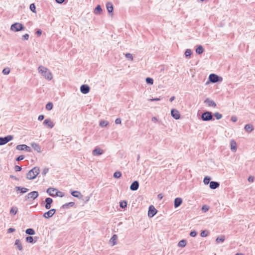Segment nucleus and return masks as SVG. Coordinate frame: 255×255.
Returning <instances> with one entry per match:
<instances>
[{"label":"nucleus","instance_id":"1","mask_svg":"<svg viewBox=\"0 0 255 255\" xmlns=\"http://www.w3.org/2000/svg\"><path fill=\"white\" fill-rule=\"evenodd\" d=\"M38 70L39 72L46 79L49 80L52 79V74L47 68L42 66H39L38 68Z\"/></svg>","mask_w":255,"mask_h":255},{"label":"nucleus","instance_id":"2","mask_svg":"<svg viewBox=\"0 0 255 255\" xmlns=\"http://www.w3.org/2000/svg\"><path fill=\"white\" fill-rule=\"evenodd\" d=\"M39 173V168L34 167L26 174V178L28 180L34 179Z\"/></svg>","mask_w":255,"mask_h":255},{"label":"nucleus","instance_id":"3","mask_svg":"<svg viewBox=\"0 0 255 255\" xmlns=\"http://www.w3.org/2000/svg\"><path fill=\"white\" fill-rule=\"evenodd\" d=\"M25 29L24 25L20 23L15 22L12 24L10 26V30L13 31L18 32L23 30Z\"/></svg>","mask_w":255,"mask_h":255},{"label":"nucleus","instance_id":"4","mask_svg":"<svg viewBox=\"0 0 255 255\" xmlns=\"http://www.w3.org/2000/svg\"><path fill=\"white\" fill-rule=\"evenodd\" d=\"M201 119L203 121H209L214 120L212 112L209 111L203 113L201 115Z\"/></svg>","mask_w":255,"mask_h":255},{"label":"nucleus","instance_id":"5","mask_svg":"<svg viewBox=\"0 0 255 255\" xmlns=\"http://www.w3.org/2000/svg\"><path fill=\"white\" fill-rule=\"evenodd\" d=\"M209 81L212 83L220 82L223 81V78L215 74H211L209 76Z\"/></svg>","mask_w":255,"mask_h":255},{"label":"nucleus","instance_id":"6","mask_svg":"<svg viewBox=\"0 0 255 255\" xmlns=\"http://www.w3.org/2000/svg\"><path fill=\"white\" fill-rule=\"evenodd\" d=\"M13 139V136L7 135L5 137H0V145H4Z\"/></svg>","mask_w":255,"mask_h":255},{"label":"nucleus","instance_id":"7","mask_svg":"<svg viewBox=\"0 0 255 255\" xmlns=\"http://www.w3.org/2000/svg\"><path fill=\"white\" fill-rule=\"evenodd\" d=\"M16 149L19 150H25L27 152H31V149L30 147L26 144H19L16 146Z\"/></svg>","mask_w":255,"mask_h":255},{"label":"nucleus","instance_id":"8","mask_svg":"<svg viewBox=\"0 0 255 255\" xmlns=\"http://www.w3.org/2000/svg\"><path fill=\"white\" fill-rule=\"evenodd\" d=\"M157 210L154 208L153 205H151L149 207L148 216L149 217H153L157 213Z\"/></svg>","mask_w":255,"mask_h":255},{"label":"nucleus","instance_id":"9","mask_svg":"<svg viewBox=\"0 0 255 255\" xmlns=\"http://www.w3.org/2000/svg\"><path fill=\"white\" fill-rule=\"evenodd\" d=\"M56 210L55 209H52L48 211L45 212L43 215V217L46 219L49 218L53 216Z\"/></svg>","mask_w":255,"mask_h":255},{"label":"nucleus","instance_id":"10","mask_svg":"<svg viewBox=\"0 0 255 255\" xmlns=\"http://www.w3.org/2000/svg\"><path fill=\"white\" fill-rule=\"evenodd\" d=\"M90 88L88 85H82L80 87V91L84 94L88 93L90 91Z\"/></svg>","mask_w":255,"mask_h":255},{"label":"nucleus","instance_id":"11","mask_svg":"<svg viewBox=\"0 0 255 255\" xmlns=\"http://www.w3.org/2000/svg\"><path fill=\"white\" fill-rule=\"evenodd\" d=\"M171 115L172 117L176 120H178L180 118V115L179 111L174 109L171 110Z\"/></svg>","mask_w":255,"mask_h":255},{"label":"nucleus","instance_id":"12","mask_svg":"<svg viewBox=\"0 0 255 255\" xmlns=\"http://www.w3.org/2000/svg\"><path fill=\"white\" fill-rule=\"evenodd\" d=\"M15 248L20 251H22L23 247L21 244V242L19 239H16L15 241L14 245Z\"/></svg>","mask_w":255,"mask_h":255},{"label":"nucleus","instance_id":"13","mask_svg":"<svg viewBox=\"0 0 255 255\" xmlns=\"http://www.w3.org/2000/svg\"><path fill=\"white\" fill-rule=\"evenodd\" d=\"M15 190L17 193L20 192L21 194H24L28 191V189L25 187H21L20 186H16L15 187Z\"/></svg>","mask_w":255,"mask_h":255},{"label":"nucleus","instance_id":"14","mask_svg":"<svg viewBox=\"0 0 255 255\" xmlns=\"http://www.w3.org/2000/svg\"><path fill=\"white\" fill-rule=\"evenodd\" d=\"M45 208L46 209H50L51 208V204L53 202V200L51 198L48 197L46 198L45 200Z\"/></svg>","mask_w":255,"mask_h":255},{"label":"nucleus","instance_id":"15","mask_svg":"<svg viewBox=\"0 0 255 255\" xmlns=\"http://www.w3.org/2000/svg\"><path fill=\"white\" fill-rule=\"evenodd\" d=\"M104 151L103 150L99 148V147H96L92 151V154L94 156L96 155H100L103 153Z\"/></svg>","mask_w":255,"mask_h":255},{"label":"nucleus","instance_id":"16","mask_svg":"<svg viewBox=\"0 0 255 255\" xmlns=\"http://www.w3.org/2000/svg\"><path fill=\"white\" fill-rule=\"evenodd\" d=\"M43 124L49 128H52L54 124L50 119H47L43 122Z\"/></svg>","mask_w":255,"mask_h":255},{"label":"nucleus","instance_id":"17","mask_svg":"<svg viewBox=\"0 0 255 255\" xmlns=\"http://www.w3.org/2000/svg\"><path fill=\"white\" fill-rule=\"evenodd\" d=\"M204 103L207 104L209 107H216L217 105L216 103L212 100L209 98H207L205 101Z\"/></svg>","mask_w":255,"mask_h":255},{"label":"nucleus","instance_id":"18","mask_svg":"<svg viewBox=\"0 0 255 255\" xmlns=\"http://www.w3.org/2000/svg\"><path fill=\"white\" fill-rule=\"evenodd\" d=\"M139 187V183L137 181H133L130 186V189L132 191H136Z\"/></svg>","mask_w":255,"mask_h":255},{"label":"nucleus","instance_id":"19","mask_svg":"<svg viewBox=\"0 0 255 255\" xmlns=\"http://www.w3.org/2000/svg\"><path fill=\"white\" fill-rule=\"evenodd\" d=\"M182 203V199L180 197L176 198L174 202V206L175 208L179 207Z\"/></svg>","mask_w":255,"mask_h":255},{"label":"nucleus","instance_id":"20","mask_svg":"<svg viewBox=\"0 0 255 255\" xmlns=\"http://www.w3.org/2000/svg\"><path fill=\"white\" fill-rule=\"evenodd\" d=\"M57 189L56 188L50 187L47 189V193L52 197H55V194L56 192Z\"/></svg>","mask_w":255,"mask_h":255},{"label":"nucleus","instance_id":"21","mask_svg":"<svg viewBox=\"0 0 255 255\" xmlns=\"http://www.w3.org/2000/svg\"><path fill=\"white\" fill-rule=\"evenodd\" d=\"M38 192L37 191H32L28 193V196L30 197V198L34 200L37 198L38 196Z\"/></svg>","mask_w":255,"mask_h":255},{"label":"nucleus","instance_id":"22","mask_svg":"<svg viewBox=\"0 0 255 255\" xmlns=\"http://www.w3.org/2000/svg\"><path fill=\"white\" fill-rule=\"evenodd\" d=\"M71 194L73 196L78 199H82L83 197V195L81 194V193L78 191H73L71 192Z\"/></svg>","mask_w":255,"mask_h":255},{"label":"nucleus","instance_id":"23","mask_svg":"<svg viewBox=\"0 0 255 255\" xmlns=\"http://www.w3.org/2000/svg\"><path fill=\"white\" fill-rule=\"evenodd\" d=\"M254 128L252 124H247L245 126V130L248 133L251 132L253 130Z\"/></svg>","mask_w":255,"mask_h":255},{"label":"nucleus","instance_id":"24","mask_svg":"<svg viewBox=\"0 0 255 255\" xmlns=\"http://www.w3.org/2000/svg\"><path fill=\"white\" fill-rule=\"evenodd\" d=\"M220 184L216 181H211L210 182V188L212 189H215L219 187Z\"/></svg>","mask_w":255,"mask_h":255},{"label":"nucleus","instance_id":"25","mask_svg":"<svg viewBox=\"0 0 255 255\" xmlns=\"http://www.w3.org/2000/svg\"><path fill=\"white\" fill-rule=\"evenodd\" d=\"M106 7L109 13H112L114 9L113 5L112 3L111 2H108L106 3Z\"/></svg>","mask_w":255,"mask_h":255},{"label":"nucleus","instance_id":"26","mask_svg":"<svg viewBox=\"0 0 255 255\" xmlns=\"http://www.w3.org/2000/svg\"><path fill=\"white\" fill-rule=\"evenodd\" d=\"M231 149L233 152L237 151V143L234 140H231L230 141Z\"/></svg>","mask_w":255,"mask_h":255},{"label":"nucleus","instance_id":"27","mask_svg":"<svg viewBox=\"0 0 255 255\" xmlns=\"http://www.w3.org/2000/svg\"><path fill=\"white\" fill-rule=\"evenodd\" d=\"M32 147L38 152H41V148L39 144L36 143H31Z\"/></svg>","mask_w":255,"mask_h":255},{"label":"nucleus","instance_id":"28","mask_svg":"<svg viewBox=\"0 0 255 255\" xmlns=\"http://www.w3.org/2000/svg\"><path fill=\"white\" fill-rule=\"evenodd\" d=\"M75 205L74 202H71L67 203H66L64 205H63L61 207L63 209H68L70 207H73Z\"/></svg>","mask_w":255,"mask_h":255},{"label":"nucleus","instance_id":"29","mask_svg":"<svg viewBox=\"0 0 255 255\" xmlns=\"http://www.w3.org/2000/svg\"><path fill=\"white\" fill-rule=\"evenodd\" d=\"M102 11V7L100 5H98L94 9V13L95 14H100Z\"/></svg>","mask_w":255,"mask_h":255},{"label":"nucleus","instance_id":"30","mask_svg":"<svg viewBox=\"0 0 255 255\" xmlns=\"http://www.w3.org/2000/svg\"><path fill=\"white\" fill-rule=\"evenodd\" d=\"M118 239V236L117 235L115 234L114 235L112 238H111L110 241L111 243L113 244V246H114L117 244V240Z\"/></svg>","mask_w":255,"mask_h":255},{"label":"nucleus","instance_id":"31","mask_svg":"<svg viewBox=\"0 0 255 255\" xmlns=\"http://www.w3.org/2000/svg\"><path fill=\"white\" fill-rule=\"evenodd\" d=\"M204 51V48L202 45H199L196 49V52L198 54H202Z\"/></svg>","mask_w":255,"mask_h":255},{"label":"nucleus","instance_id":"32","mask_svg":"<svg viewBox=\"0 0 255 255\" xmlns=\"http://www.w3.org/2000/svg\"><path fill=\"white\" fill-rule=\"evenodd\" d=\"M25 233L29 235H34L35 234V232L33 229L28 228L26 230Z\"/></svg>","mask_w":255,"mask_h":255},{"label":"nucleus","instance_id":"33","mask_svg":"<svg viewBox=\"0 0 255 255\" xmlns=\"http://www.w3.org/2000/svg\"><path fill=\"white\" fill-rule=\"evenodd\" d=\"M192 50L190 49H187L186 50V51L185 52V55L187 58H189V57H190V56L192 54Z\"/></svg>","mask_w":255,"mask_h":255},{"label":"nucleus","instance_id":"34","mask_svg":"<svg viewBox=\"0 0 255 255\" xmlns=\"http://www.w3.org/2000/svg\"><path fill=\"white\" fill-rule=\"evenodd\" d=\"M53 105L52 104V103L51 102H49L46 105V109L48 111H50L53 108Z\"/></svg>","mask_w":255,"mask_h":255},{"label":"nucleus","instance_id":"35","mask_svg":"<svg viewBox=\"0 0 255 255\" xmlns=\"http://www.w3.org/2000/svg\"><path fill=\"white\" fill-rule=\"evenodd\" d=\"M26 242L29 243H33L34 242L33 238L31 236H28L25 238Z\"/></svg>","mask_w":255,"mask_h":255},{"label":"nucleus","instance_id":"36","mask_svg":"<svg viewBox=\"0 0 255 255\" xmlns=\"http://www.w3.org/2000/svg\"><path fill=\"white\" fill-rule=\"evenodd\" d=\"M109 124V122L107 121L102 120L100 122L99 125L102 127L107 126Z\"/></svg>","mask_w":255,"mask_h":255},{"label":"nucleus","instance_id":"37","mask_svg":"<svg viewBox=\"0 0 255 255\" xmlns=\"http://www.w3.org/2000/svg\"><path fill=\"white\" fill-rule=\"evenodd\" d=\"M54 195L55 197L58 196L60 197H63L64 196V193L61 191H59L57 190Z\"/></svg>","mask_w":255,"mask_h":255},{"label":"nucleus","instance_id":"38","mask_svg":"<svg viewBox=\"0 0 255 255\" xmlns=\"http://www.w3.org/2000/svg\"><path fill=\"white\" fill-rule=\"evenodd\" d=\"M186 245V241L184 240H181L178 243V246L181 247H184Z\"/></svg>","mask_w":255,"mask_h":255},{"label":"nucleus","instance_id":"39","mask_svg":"<svg viewBox=\"0 0 255 255\" xmlns=\"http://www.w3.org/2000/svg\"><path fill=\"white\" fill-rule=\"evenodd\" d=\"M17 212V208L16 207H12L10 210V214L12 215H15Z\"/></svg>","mask_w":255,"mask_h":255},{"label":"nucleus","instance_id":"40","mask_svg":"<svg viewBox=\"0 0 255 255\" xmlns=\"http://www.w3.org/2000/svg\"><path fill=\"white\" fill-rule=\"evenodd\" d=\"M216 242L217 243L223 242L225 241V236H221V237H218L216 239Z\"/></svg>","mask_w":255,"mask_h":255},{"label":"nucleus","instance_id":"41","mask_svg":"<svg viewBox=\"0 0 255 255\" xmlns=\"http://www.w3.org/2000/svg\"><path fill=\"white\" fill-rule=\"evenodd\" d=\"M211 180V178L209 176H206L204 179V180H203V182H204V183L205 184V185H207L209 183H210V181Z\"/></svg>","mask_w":255,"mask_h":255},{"label":"nucleus","instance_id":"42","mask_svg":"<svg viewBox=\"0 0 255 255\" xmlns=\"http://www.w3.org/2000/svg\"><path fill=\"white\" fill-rule=\"evenodd\" d=\"M122 173L120 171H116L114 173V177L116 178H119L121 177Z\"/></svg>","mask_w":255,"mask_h":255},{"label":"nucleus","instance_id":"43","mask_svg":"<svg viewBox=\"0 0 255 255\" xmlns=\"http://www.w3.org/2000/svg\"><path fill=\"white\" fill-rule=\"evenodd\" d=\"M120 207L125 208L127 206V202L126 201H123L120 203Z\"/></svg>","mask_w":255,"mask_h":255},{"label":"nucleus","instance_id":"44","mask_svg":"<svg viewBox=\"0 0 255 255\" xmlns=\"http://www.w3.org/2000/svg\"><path fill=\"white\" fill-rule=\"evenodd\" d=\"M146 82L148 84L152 85L153 83V80L151 78L147 77L146 78Z\"/></svg>","mask_w":255,"mask_h":255},{"label":"nucleus","instance_id":"45","mask_svg":"<svg viewBox=\"0 0 255 255\" xmlns=\"http://www.w3.org/2000/svg\"><path fill=\"white\" fill-rule=\"evenodd\" d=\"M29 8L33 12H36V6L34 3H31L30 5Z\"/></svg>","mask_w":255,"mask_h":255},{"label":"nucleus","instance_id":"46","mask_svg":"<svg viewBox=\"0 0 255 255\" xmlns=\"http://www.w3.org/2000/svg\"><path fill=\"white\" fill-rule=\"evenodd\" d=\"M10 72V69L8 67L5 68L2 70V73L4 75H7Z\"/></svg>","mask_w":255,"mask_h":255},{"label":"nucleus","instance_id":"47","mask_svg":"<svg viewBox=\"0 0 255 255\" xmlns=\"http://www.w3.org/2000/svg\"><path fill=\"white\" fill-rule=\"evenodd\" d=\"M214 116L217 120H220L222 118V115L218 112H216L214 114Z\"/></svg>","mask_w":255,"mask_h":255},{"label":"nucleus","instance_id":"48","mask_svg":"<svg viewBox=\"0 0 255 255\" xmlns=\"http://www.w3.org/2000/svg\"><path fill=\"white\" fill-rule=\"evenodd\" d=\"M208 235V232L206 230L202 231L200 234V236L202 237H206Z\"/></svg>","mask_w":255,"mask_h":255},{"label":"nucleus","instance_id":"49","mask_svg":"<svg viewBox=\"0 0 255 255\" xmlns=\"http://www.w3.org/2000/svg\"><path fill=\"white\" fill-rule=\"evenodd\" d=\"M125 56H126V57L128 59H129L130 60H133V56L131 54H130L129 53H128L126 54Z\"/></svg>","mask_w":255,"mask_h":255},{"label":"nucleus","instance_id":"50","mask_svg":"<svg viewBox=\"0 0 255 255\" xmlns=\"http://www.w3.org/2000/svg\"><path fill=\"white\" fill-rule=\"evenodd\" d=\"M48 170H49V169L47 168H45L43 169L42 171V175H45L47 172H48Z\"/></svg>","mask_w":255,"mask_h":255},{"label":"nucleus","instance_id":"51","mask_svg":"<svg viewBox=\"0 0 255 255\" xmlns=\"http://www.w3.org/2000/svg\"><path fill=\"white\" fill-rule=\"evenodd\" d=\"M197 234V232H196L195 231H192L190 232V235L192 237H195L196 236Z\"/></svg>","mask_w":255,"mask_h":255},{"label":"nucleus","instance_id":"52","mask_svg":"<svg viewBox=\"0 0 255 255\" xmlns=\"http://www.w3.org/2000/svg\"><path fill=\"white\" fill-rule=\"evenodd\" d=\"M14 169H15V171L17 172V171H21L22 168H21V166H18V165H15V167H14Z\"/></svg>","mask_w":255,"mask_h":255},{"label":"nucleus","instance_id":"53","mask_svg":"<svg viewBox=\"0 0 255 255\" xmlns=\"http://www.w3.org/2000/svg\"><path fill=\"white\" fill-rule=\"evenodd\" d=\"M202 210L204 212H207L209 210V207L207 205H204L202 208Z\"/></svg>","mask_w":255,"mask_h":255},{"label":"nucleus","instance_id":"54","mask_svg":"<svg viewBox=\"0 0 255 255\" xmlns=\"http://www.w3.org/2000/svg\"><path fill=\"white\" fill-rule=\"evenodd\" d=\"M24 158V156L23 155H20L16 158V160L17 161H21L23 160Z\"/></svg>","mask_w":255,"mask_h":255},{"label":"nucleus","instance_id":"55","mask_svg":"<svg viewBox=\"0 0 255 255\" xmlns=\"http://www.w3.org/2000/svg\"><path fill=\"white\" fill-rule=\"evenodd\" d=\"M29 38V34H25L22 36V39L23 40H27Z\"/></svg>","mask_w":255,"mask_h":255},{"label":"nucleus","instance_id":"56","mask_svg":"<svg viewBox=\"0 0 255 255\" xmlns=\"http://www.w3.org/2000/svg\"><path fill=\"white\" fill-rule=\"evenodd\" d=\"M15 231L14 228H10L7 230V233H10L12 232H13Z\"/></svg>","mask_w":255,"mask_h":255},{"label":"nucleus","instance_id":"57","mask_svg":"<svg viewBox=\"0 0 255 255\" xmlns=\"http://www.w3.org/2000/svg\"><path fill=\"white\" fill-rule=\"evenodd\" d=\"M121 122H122V121H121V119L120 118H117L115 120V123L116 124H121Z\"/></svg>","mask_w":255,"mask_h":255},{"label":"nucleus","instance_id":"58","mask_svg":"<svg viewBox=\"0 0 255 255\" xmlns=\"http://www.w3.org/2000/svg\"><path fill=\"white\" fill-rule=\"evenodd\" d=\"M254 180V177L252 176H250L248 178V181L250 182H253Z\"/></svg>","mask_w":255,"mask_h":255},{"label":"nucleus","instance_id":"59","mask_svg":"<svg viewBox=\"0 0 255 255\" xmlns=\"http://www.w3.org/2000/svg\"><path fill=\"white\" fill-rule=\"evenodd\" d=\"M36 34L38 35V36H40V35H41L42 34V30L40 29H38L36 31Z\"/></svg>","mask_w":255,"mask_h":255},{"label":"nucleus","instance_id":"60","mask_svg":"<svg viewBox=\"0 0 255 255\" xmlns=\"http://www.w3.org/2000/svg\"><path fill=\"white\" fill-rule=\"evenodd\" d=\"M44 116L43 115H40L38 116V119L39 121H42L44 119Z\"/></svg>","mask_w":255,"mask_h":255},{"label":"nucleus","instance_id":"61","mask_svg":"<svg viewBox=\"0 0 255 255\" xmlns=\"http://www.w3.org/2000/svg\"><path fill=\"white\" fill-rule=\"evenodd\" d=\"M160 100V98H156L150 99L149 100V101H159Z\"/></svg>","mask_w":255,"mask_h":255},{"label":"nucleus","instance_id":"62","mask_svg":"<svg viewBox=\"0 0 255 255\" xmlns=\"http://www.w3.org/2000/svg\"><path fill=\"white\" fill-rule=\"evenodd\" d=\"M231 120L233 122H236L237 121V118L236 117L233 116L231 118Z\"/></svg>","mask_w":255,"mask_h":255},{"label":"nucleus","instance_id":"63","mask_svg":"<svg viewBox=\"0 0 255 255\" xmlns=\"http://www.w3.org/2000/svg\"><path fill=\"white\" fill-rule=\"evenodd\" d=\"M64 0H55L56 2L60 4L62 3L64 1Z\"/></svg>","mask_w":255,"mask_h":255},{"label":"nucleus","instance_id":"64","mask_svg":"<svg viewBox=\"0 0 255 255\" xmlns=\"http://www.w3.org/2000/svg\"><path fill=\"white\" fill-rule=\"evenodd\" d=\"M29 199L30 198V197L28 196V194L24 197V201H27L28 199Z\"/></svg>","mask_w":255,"mask_h":255}]
</instances>
